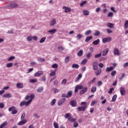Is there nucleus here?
I'll list each match as a JSON object with an SVG mask.
<instances>
[{
  "instance_id": "30",
  "label": "nucleus",
  "mask_w": 128,
  "mask_h": 128,
  "mask_svg": "<svg viewBox=\"0 0 128 128\" xmlns=\"http://www.w3.org/2000/svg\"><path fill=\"white\" fill-rule=\"evenodd\" d=\"M72 96V91L70 90L69 92H68V94H67V96L68 98H70L71 96Z\"/></svg>"
},
{
  "instance_id": "38",
  "label": "nucleus",
  "mask_w": 128,
  "mask_h": 128,
  "mask_svg": "<svg viewBox=\"0 0 128 128\" xmlns=\"http://www.w3.org/2000/svg\"><path fill=\"white\" fill-rule=\"evenodd\" d=\"M70 62V56H67L64 59V62L65 64H68V62Z\"/></svg>"
},
{
  "instance_id": "19",
  "label": "nucleus",
  "mask_w": 128,
  "mask_h": 128,
  "mask_svg": "<svg viewBox=\"0 0 128 128\" xmlns=\"http://www.w3.org/2000/svg\"><path fill=\"white\" fill-rule=\"evenodd\" d=\"M84 54V50H80L77 53V56H82Z\"/></svg>"
},
{
  "instance_id": "63",
  "label": "nucleus",
  "mask_w": 128,
  "mask_h": 128,
  "mask_svg": "<svg viewBox=\"0 0 128 128\" xmlns=\"http://www.w3.org/2000/svg\"><path fill=\"white\" fill-rule=\"evenodd\" d=\"M62 84H66V79H64L62 82Z\"/></svg>"
},
{
  "instance_id": "50",
  "label": "nucleus",
  "mask_w": 128,
  "mask_h": 128,
  "mask_svg": "<svg viewBox=\"0 0 128 128\" xmlns=\"http://www.w3.org/2000/svg\"><path fill=\"white\" fill-rule=\"evenodd\" d=\"M27 40L28 42H32V36H28Z\"/></svg>"
},
{
  "instance_id": "12",
  "label": "nucleus",
  "mask_w": 128,
  "mask_h": 128,
  "mask_svg": "<svg viewBox=\"0 0 128 128\" xmlns=\"http://www.w3.org/2000/svg\"><path fill=\"white\" fill-rule=\"evenodd\" d=\"M88 90V88L85 87L84 88H82V90L80 91V94H86V91Z\"/></svg>"
},
{
  "instance_id": "7",
  "label": "nucleus",
  "mask_w": 128,
  "mask_h": 128,
  "mask_svg": "<svg viewBox=\"0 0 128 128\" xmlns=\"http://www.w3.org/2000/svg\"><path fill=\"white\" fill-rule=\"evenodd\" d=\"M62 9L64 10V12L66 13H68V12H72V10L70 9V8L66 6H64L62 7Z\"/></svg>"
},
{
  "instance_id": "52",
  "label": "nucleus",
  "mask_w": 128,
  "mask_h": 128,
  "mask_svg": "<svg viewBox=\"0 0 128 128\" xmlns=\"http://www.w3.org/2000/svg\"><path fill=\"white\" fill-rule=\"evenodd\" d=\"M16 57L14 56H11L10 58H8V62H10V60H14Z\"/></svg>"
},
{
  "instance_id": "25",
  "label": "nucleus",
  "mask_w": 128,
  "mask_h": 128,
  "mask_svg": "<svg viewBox=\"0 0 128 128\" xmlns=\"http://www.w3.org/2000/svg\"><path fill=\"white\" fill-rule=\"evenodd\" d=\"M72 68H78L80 65H78V64H72Z\"/></svg>"
},
{
  "instance_id": "3",
  "label": "nucleus",
  "mask_w": 128,
  "mask_h": 128,
  "mask_svg": "<svg viewBox=\"0 0 128 128\" xmlns=\"http://www.w3.org/2000/svg\"><path fill=\"white\" fill-rule=\"evenodd\" d=\"M70 104L72 108H76L78 106V102H76V100H70Z\"/></svg>"
},
{
  "instance_id": "27",
  "label": "nucleus",
  "mask_w": 128,
  "mask_h": 128,
  "mask_svg": "<svg viewBox=\"0 0 128 128\" xmlns=\"http://www.w3.org/2000/svg\"><path fill=\"white\" fill-rule=\"evenodd\" d=\"M116 98H118V96L116 94H114L112 98V102H116Z\"/></svg>"
},
{
  "instance_id": "45",
  "label": "nucleus",
  "mask_w": 128,
  "mask_h": 128,
  "mask_svg": "<svg viewBox=\"0 0 128 128\" xmlns=\"http://www.w3.org/2000/svg\"><path fill=\"white\" fill-rule=\"evenodd\" d=\"M52 68H58V64H53L52 66Z\"/></svg>"
},
{
  "instance_id": "5",
  "label": "nucleus",
  "mask_w": 128,
  "mask_h": 128,
  "mask_svg": "<svg viewBox=\"0 0 128 128\" xmlns=\"http://www.w3.org/2000/svg\"><path fill=\"white\" fill-rule=\"evenodd\" d=\"M18 4L11 3L9 5V8H18Z\"/></svg>"
},
{
  "instance_id": "20",
  "label": "nucleus",
  "mask_w": 128,
  "mask_h": 128,
  "mask_svg": "<svg viewBox=\"0 0 128 128\" xmlns=\"http://www.w3.org/2000/svg\"><path fill=\"white\" fill-rule=\"evenodd\" d=\"M56 29H52L51 30H48V32H50L51 34H54L56 32Z\"/></svg>"
},
{
  "instance_id": "22",
  "label": "nucleus",
  "mask_w": 128,
  "mask_h": 128,
  "mask_svg": "<svg viewBox=\"0 0 128 128\" xmlns=\"http://www.w3.org/2000/svg\"><path fill=\"white\" fill-rule=\"evenodd\" d=\"M108 48H106L102 52V56H106L108 54Z\"/></svg>"
},
{
  "instance_id": "18",
  "label": "nucleus",
  "mask_w": 128,
  "mask_h": 128,
  "mask_svg": "<svg viewBox=\"0 0 128 128\" xmlns=\"http://www.w3.org/2000/svg\"><path fill=\"white\" fill-rule=\"evenodd\" d=\"M12 96L10 94H5L3 95L4 98H10Z\"/></svg>"
},
{
  "instance_id": "16",
  "label": "nucleus",
  "mask_w": 128,
  "mask_h": 128,
  "mask_svg": "<svg viewBox=\"0 0 128 128\" xmlns=\"http://www.w3.org/2000/svg\"><path fill=\"white\" fill-rule=\"evenodd\" d=\"M37 60L38 62H44L46 60V59L44 58H42L40 57H38L37 58Z\"/></svg>"
},
{
  "instance_id": "11",
  "label": "nucleus",
  "mask_w": 128,
  "mask_h": 128,
  "mask_svg": "<svg viewBox=\"0 0 128 128\" xmlns=\"http://www.w3.org/2000/svg\"><path fill=\"white\" fill-rule=\"evenodd\" d=\"M26 120H24L18 123V126H23V124H26Z\"/></svg>"
},
{
  "instance_id": "2",
  "label": "nucleus",
  "mask_w": 128,
  "mask_h": 128,
  "mask_svg": "<svg viewBox=\"0 0 128 128\" xmlns=\"http://www.w3.org/2000/svg\"><path fill=\"white\" fill-rule=\"evenodd\" d=\"M70 114V113H66L64 116L65 118H68V120L70 122H74L75 120H76V119L74 118Z\"/></svg>"
},
{
  "instance_id": "43",
  "label": "nucleus",
  "mask_w": 128,
  "mask_h": 128,
  "mask_svg": "<svg viewBox=\"0 0 128 128\" xmlns=\"http://www.w3.org/2000/svg\"><path fill=\"white\" fill-rule=\"evenodd\" d=\"M114 16V13L112 12H110L108 14V18H112Z\"/></svg>"
},
{
  "instance_id": "8",
  "label": "nucleus",
  "mask_w": 128,
  "mask_h": 128,
  "mask_svg": "<svg viewBox=\"0 0 128 128\" xmlns=\"http://www.w3.org/2000/svg\"><path fill=\"white\" fill-rule=\"evenodd\" d=\"M66 99L65 98H62L60 100L58 101V106H62V104L66 102Z\"/></svg>"
},
{
  "instance_id": "39",
  "label": "nucleus",
  "mask_w": 128,
  "mask_h": 128,
  "mask_svg": "<svg viewBox=\"0 0 128 128\" xmlns=\"http://www.w3.org/2000/svg\"><path fill=\"white\" fill-rule=\"evenodd\" d=\"M128 28V20H126L124 24V28L126 30Z\"/></svg>"
},
{
  "instance_id": "46",
  "label": "nucleus",
  "mask_w": 128,
  "mask_h": 128,
  "mask_svg": "<svg viewBox=\"0 0 128 128\" xmlns=\"http://www.w3.org/2000/svg\"><path fill=\"white\" fill-rule=\"evenodd\" d=\"M86 2H88V1H86V0L82 1V2L80 4V6H84V4H86Z\"/></svg>"
},
{
  "instance_id": "48",
  "label": "nucleus",
  "mask_w": 128,
  "mask_h": 128,
  "mask_svg": "<svg viewBox=\"0 0 128 128\" xmlns=\"http://www.w3.org/2000/svg\"><path fill=\"white\" fill-rule=\"evenodd\" d=\"M88 62V60L87 59H84L82 62H81V64H86V62Z\"/></svg>"
},
{
  "instance_id": "9",
  "label": "nucleus",
  "mask_w": 128,
  "mask_h": 128,
  "mask_svg": "<svg viewBox=\"0 0 128 128\" xmlns=\"http://www.w3.org/2000/svg\"><path fill=\"white\" fill-rule=\"evenodd\" d=\"M114 56H120V51L118 50V49L115 48L114 50Z\"/></svg>"
},
{
  "instance_id": "37",
  "label": "nucleus",
  "mask_w": 128,
  "mask_h": 128,
  "mask_svg": "<svg viewBox=\"0 0 128 128\" xmlns=\"http://www.w3.org/2000/svg\"><path fill=\"white\" fill-rule=\"evenodd\" d=\"M46 40V37H43L42 38H41L40 40V44H42V42H44V41Z\"/></svg>"
},
{
  "instance_id": "14",
  "label": "nucleus",
  "mask_w": 128,
  "mask_h": 128,
  "mask_svg": "<svg viewBox=\"0 0 128 128\" xmlns=\"http://www.w3.org/2000/svg\"><path fill=\"white\" fill-rule=\"evenodd\" d=\"M56 24V20L54 18L51 20L50 22V26H54V24Z\"/></svg>"
},
{
  "instance_id": "40",
  "label": "nucleus",
  "mask_w": 128,
  "mask_h": 128,
  "mask_svg": "<svg viewBox=\"0 0 128 128\" xmlns=\"http://www.w3.org/2000/svg\"><path fill=\"white\" fill-rule=\"evenodd\" d=\"M14 65V64L12 62L8 63L6 64V68H12V66Z\"/></svg>"
},
{
  "instance_id": "33",
  "label": "nucleus",
  "mask_w": 128,
  "mask_h": 128,
  "mask_svg": "<svg viewBox=\"0 0 128 128\" xmlns=\"http://www.w3.org/2000/svg\"><path fill=\"white\" fill-rule=\"evenodd\" d=\"M106 26L108 28H114V24L112 23H107Z\"/></svg>"
},
{
  "instance_id": "21",
  "label": "nucleus",
  "mask_w": 128,
  "mask_h": 128,
  "mask_svg": "<svg viewBox=\"0 0 128 128\" xmlns=\"http://www.w3.org/2000/svg\"><path fill=\"white\" fill-rule=\"evenodd\" d=\"M100 34V32L98 30H95L94 32V36H98Z\"/></svg>"
},
{
  "instance_id": "60",
  "label": "nucleus",
  "mask_w": 128,
  "mask_h": 128,
  "mask_svg": "<svg viewBox=\"0 0 128 128\" xmlns=\"http://www.w3.org/2000/svg\"><path fill=\"white\" fill-rule=\"evenodd\" d=\"M95 80H96V78H94L93 80H92L91 81L88 82L89 84H92V82H94Z\"/></svg>"
},
{
  "instance_id": "58",
  "label": "nucleus",
  "mask_w": 128,
  "mask_h": 128,
  "mask_svg": "<svg viewBox=\"0 0 128 128\" xmlns=\"http://www.w3.org/2000/svg\"><path fill=\"white\" fill-rule=\"evenodd\" d=\"M12 114H18V110H14L12 112Z\"/></svg>"
},
{
  "instance_id": "64",
  "label": "nucleus",
  "mask_w": 128,
  "mask_h": 128,
  "mask_svg": "<svg viewBox=\"0 0 128 128\" xmlns=\"http://www.w3.org/2000/svg\"><path fill=\"white\" fill-rule=\"evenodd\" d=\"M34 116L36 118H40V116H38V114L36 113H34Z\"/></svg>"
},
{
  "instance_id": "6",
  "label": "nucleus",
  "mask_w": 128,
  "mask_h": 128,
  "mask_svg": "<svg viewBox=\"0 0 128 128\" xmlns=\"http://www.w3.org/2000/svg\"><path fill=\"white\" fill-rule=\"evenodd\" d=\"M86 108V106H79L77 108V110L78 112H84Z\"/></svg>"
},
{
  "instance_id": "24",
  "label": "nucleus",
  "mask_w": 128,
  "mask_h": 128,
  "mask_svg": "<svg viewBox=\"0 0 128 128\" xmlns=\"http://www.w3.org/2000/svg\"><path fill=\"white\" fill-rule=\"evenodd\" d=\"M98 44H100V39H97L92 42V44H94L95 46H98Z\"/></svg>"
},
{
  "instance_id": "17",
  "label": "nucleus",
  "mask_w": 128,
  "mask_h": 128,
  "mask_svg": "<svg viewBox=\"0 0 128 128\" xmlns=\"http://www.w3.org/2000/svg\"><path fill=\"white\" fill-rule=\"evenodd\" d=\"M16 86L17 88H24V84L20 82L17 83Z\"/></svg>"
},
{
  "instance_id": "55",
  "label": "nucleus",
  "mask_w": 128,
  "mask_h": 128,
  "mask_svg": "<svg viewBox=\"0 0 128 128\" xmlns=\"http://www.w3.org/2000/svg\"><path fill=\"white\" fill-rule=\"evenodd\" d=\"M24 116H26V113H23L21 116V118H20L21 120H24Z\"/></svg>"
},
{
  "instance_id": "29",
  "label": "nucleus",
  "mask_w": 128,
  "mask_h": 128,
  "mask_svg": "<svg viewBox=\"0 0 128 128\" xmlns=\"http://www.w3.org/2000/svg\"><path fill=\"white\" fill-rule=\"evenodd\" d=\"M83 14L84 16H88L90 12L88 10H83Z\"/></svg>"
},
{
  "instance_id": "15",
  "label": "nucleus",
  "mask_w": 128,
  "mask_h": 128,
  "mask_svg": "<svg viewBox=\"0 0 128 128\" xmlns=\"http://www.w3.org/2000/svg\"><path fill=\"white\" fill-rule=\"evenodd\" d=\"M120 92L122 96H124V94H126V91L124 90V88L121 87L120 88Z\"/></svg>"
},
{
  "instance_id": "51",
  "label": "nucleus",
  "mask_w": 128,
  "mask_h": 128,
  "mask_svg": "<svg viewBox=\"0 0 128 128\" xmlns=\"http://www.w3.org/2000/svg\"><path fill=\"white\" fill-rule=\"evenodd\" d=\"M100 56H102V52H100L99 54H96L94 56L95 58H100Z\"/></svg>"
},
{
  "instance_id": "41",
  "label": "nucleus",
  "mask_w": 128,
  "mask_h": 128,
  "mask_svg": "<svg viewBox=\"0 0 128 128\" xmlns=\"http://www.w3.org/2000/svg\"><path fill=\"white\" fill-rule=\"evenodd\" d=\"M86 57L87 58H92V53L89 52L86 54Z\"/></svg>"
},
{
  "instance_id": "47",
  "label": "nucleus",
  "mask_w": 128,
  "mask_h": 128,
  "mask_svg": "<svg viewBox=\"0 0 128 128\" xmlns=\"http://www.w3.org/2000/svg\"><path fill=\"white\" fill-rule=\"evenodd\" d=\"M76 88L78 89V90H82V88H84V86H82V85H77L76 86Z\"/></svg>"
},
{
  "instance_id": "28",
  "label": "nucleus",
  "mask_w": 128,
  "mask_h": 128,
  "mask_svg": "<svg viewBox=\"0 0 128 128\" xmlns=\"http://www.w3.org/2000/svg\"><path fill=\"white\" fill-rule=\"evenodd\" d=\"M92 38V36H89L87 37L85 40L86 42H90V40Z\"/></svg>"
},
{
  "instance_id": "54",
  "label": "nucleus",
  "mask_w": 128,
  "mask_h": 128,
  "mask_svg": "<svg viewBox=\"0 0 128 128\" xmlns=\"http://www.w3.org/2000/svg\"><path fill=\"white\" fill-rule=\"evenodd\" d=\"M54 93L55 94H58V92H60V90L56 88H54Z\"/></svg>"
},
{
  "instance_id": "32",
  "label": "nucleus",
  "mask_w": 128,
  "mask_h": 128,
  "mask_svg": "<svg viewBox=\"0 0 128 128\" xmlns=\"http://www.w3.org/2000/svg\"><path fill=\"white\" fill-rule=\"evenodd\" d=\"M42 90H44V87H40L36 89V92H42Z\"/></svg>"
},
{
  "instance_id": "4",
  "label": "nucleus",
  "mask_w": 128,
  "mask_h": 128,
  "mask_svg": "<svg viewBox=\"0 0 128 128\" xmlns=\"http://www.w3.org/2000/svg\"><path fill=\"white\" fill-rule=\"evenodd\" d=\"M102 42L104 44H106V42H112V37L104 38Z\"/></svg>"
},
{
  "instance_id": "1",
  "label": "nucleus",
  "mask_w": 128,
  "mask_h": 128,
  "mask_svg": "<svg viewBox=\"0 0 128 128\" xmlns=\"http://www.w3.org/2000/svg\"><path fill=\"white\" fill-rule=\"evenodd\" d=\"M35 96H34V94H30V96H26L24 98V100L28 101L26 102L24 100L20 104V106H28L30 105V102H32V100H34V98Z\"/></svg>"
},
{
  "instance_id": "57",
  "label": "nucleus",
  "mask_w": 128,
  "mask_h": 128,
  "mask_svg": "<svg viewBox=\"0 0 128 128\" xmlns=\"http://www.w3.org/2000/svg\"><path fill=\"white\" fill-rule=\"evenodd\" d=\"M58 50H60V52H62V50H64V47L60 46L58 47Z\"/></svg>"
},
{
  "instance_id": "36",
  "label": "nucleus",
  "mask_w": 128,
  "mask_h": 128,
  "mask_svg": "<svg viewBox=\"0 0 128 128\" xmlns=\"http://www.w3.org/2000/svg\"><path fill=\"white\" fill-rule=\"evenodd\" d=\"M96 91V87H92L91 88V92L92 94H94Z\"/></svg>"
},
{
  "instance_id": "13",
  "label": "nucleus",
  "mask_w": 128,
  "mask_h": 128,
  "mask_svg": "<svg viewBox=\"0 0 128 128\" xmlns=\"http://www.w3.org/2000/svg\"><path fill=\"white\" fill-rule=\"evenodd\" d=\"M98 62H95L93 63V70H98Z\"/></svg>"
},
{
  "instance_id": "62",
  "label": "nucleus",
  "mask_w": 128,
  "mask_h": 128,
  "mask_svg": "<svg viewBox=\"0 0 128 128\" xmlns=\"http://www.w3.org/2000/svg\"><path fill=\"white\" fill-rule=\"evenodd\" d=\"M4 108V104L2 102L0 103V108Z\"/></svg>"
},
{
  "instance_id": "26",
  "label": "nucleus",
  "mask_w": 128,
  "mask_h": 128,
  "mask_svg": "<svg viewBox=\"0 0 128 128\" xmlns=\"http://www.w3.org/2000/svg\"><path fill=\"white\" fill-rule=\"evenodd\" d=\"M112 70H114V66L108 67L106 68V72H112Z\"/></svg>"
},
{
  "instance_id": "49",
  "label": "nucleus",
  "mask_w": 128,
  "mask_h": 128,
  "mask_svg": "<svg viewBox=\"0 0 128 128\" xmlns=\"http://www.w3.org/2000/svg\"><path fill=\"white\" fill-rule=\"evenodd\" d=\"M101 72H102V69H100V70H98L97 72H95V74L96 76H100Z\"/></svg>"
},
{
  "instance_id": "31",
  "label": "nucleus",
  "mask_w": 128,
  "mask_h": 128,
  "mask_svg": "<svg viewBox=\"0 0 128 128\" xmlns=\"http://www.w3.org/2000/svg\"><path fill=\"white\" fill-rule=\"evenodd\" d=\"M82 74H78L77 78H76V82H78V80H80V78H82Z\"/></svg>"
},
{
  "instance_id": "56",
  "label": "nucleus",
  "mask_w": 128,
  "mask_h": 128,
  "mask_svg": "<svg viewBox=\"0 0 128 128\" xmlns=\"http://www.w3.org/2000/svg\"><path fill=\"white\" fill-rule=\"evenodd\" d=\"M74 128H78V122L75 121L74 122Z\"/></svg>"
},
{
  "instance_id": "34",
  "label": "nucleus",
  "mask_w": 128,
  "mask_h": 128,
  "mask_svg": "<svg viewBox=\"0 0 128 128\" xmlns=\"http://www.w3.org/2000/svg\"><path fill=\"white\" fill-rule=\"evenodd\" d=\"M36 82H38L36 78L30 80V82H31L32 84H34Z\"/></svg>"
},
{
  "instance_id": "44",
  "label": "nucleus",
  "mask_w": 128,
  "mask_h": 128,
  "mask_svg": "<svg viewBox=\"0 0 128 128\" xmlns=\"http://www.w3.org/2000/svg\"><path fill=\"white\" fill-rule=\"evenodd\" d=\"M92 34V30H88L85 32L84 34L88 36V34Z\"/></svg>"
},
{
  "instance_id": "53",
  "label": "nucleus",
  "mask_w": 128,
  "mask_h": 128,
  "mask_svg": "<svg viewBox=\"0 0 128 128\" xmlns=\"http://www.w3.org/2000/svg\"><path fill=\"white\" fill-rule=\"evenodd\" d=\"M116 70H113L112 72H111V76H116Z\"/></svg>"
},
{
  "instance_id": "23",
  "label": "nucleus",
  "mask_w": 128,
  "mask_h": 128,
  "mask_svg": "<svg viewBox=\"0 0 128 128\" xmlns=\"http://www.w3.org/2000/svg\"><path fill=\"white\" fill-rule=\"evenodd\" d=\"M8 124V122L6 121L0 125V128H4Z\"/></svg>"
},
{
  "instance_id": "61",
  "label": "nucleus",
  "mask_w": 128,
  "mask_h": 128,
  "mask_svg": "<svg viewBox=\"0 0 128 128\" xmlns=\"http://www.w3.org/2000/svg\"><path fill=\"white\" fill-rule=\"evenodd\" d=\"M54 128H59L58 124V123H56V122H54Z\"/></svg>"
},
{
  "instance_id": "42",
  "label": "nucleus",
  "mask_w": 128,
  "mask_h": 128,
  "mask_svg": "<svg viewBox=\"0 0 128 128\" xmlns=\"http://www.w3.org/2000/svg\"><path fill=\"white\" fill-rule=\"evenodd\" d=\"M56 99H54L51 102H50V106H54V104H56Z\"/></svg>"
},
{
  "instance_id": "10",
  "label": "nucleus",
  "mask_w": 128,
  "mask_h": 128,
  "mask_svg": "<svg viewBox=\"0 0 128 128\" xmlns=\"http://www.w3.org/2000/svg\"><path fill=\"white\" fill-rule=\"evenodd\" d=\"M44 74V72L42 71H38L36 72L34 74V76H42Z\"/></svg>"
},
{
  "instance_id": "59",
  "label": "nucleus",
  "mask_w": 128,
  "mask_h": 128,
  "mask_svg": "<svg viewBox=\"0 0 128 128\" xmlns=\"http://www.w3.org/2000/svg\"><path fill=\"white\" fill-rule=\"evenodd\" d=\"M82 34H78L76 36L77 40H80L82 37Z\"/></svg>"
},
{
  "instance_id": "35",
  "label": "nucleus",
  "mask_w": 128,
  "mask_h": 128,
  "mask_svg": "<svg viewBox=\"0 0 128 128\" xmlns=\"http://www.w3.org/2000/svg\"><path fill=\"white\" fill-rule=\"evenodd\" d=\"M14 110H16V106H13L9 108L8 109V110L9 112H12V111L13 112Z\"/></svg>"
}]
</instances>
